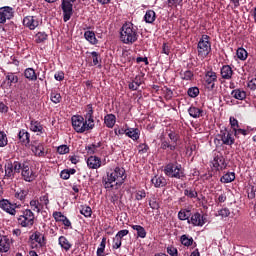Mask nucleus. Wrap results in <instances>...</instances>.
<instances>
[{
    "mask_svg": "<svg viewBox=\"0 0 256 256\" xmlns=\"http://www.w3.org/2000/svg\"><path fill=\"white\" fill-rule=\"evenodd\" d=\"M213 167H215L216 171L223 170L227 167L225 164V158L221 154H216L212 161Z\"/></svg>",
    "mask_w": 256,
    "mask_h": 256,
    "instance_id": "obj_13",
    "label": "nucleus"
},
{
    "mask_svg": "<svg viewBox=\"0 0 256 256\" xmlns=\"http://www.w3.org/2000/svg\"><path fill=\"white\" fill-rule=\"evenodd\" d=\"M32 151L36 155V157H45L47 153H45V146L43 143H38L32 146Z\"/></svg>",
    "mask_w": 256,
    "mask_h": 256,
    "instance_id": "obj_22",
    "label": "nucleus"
},
{
    "mask_svg": "<svg viewBox=\"0 0 256 256\" xmlns=\"http://www.w3.org/2000/svg\"><path fill=\"white\" fill-rule=\"evenodd\" d=\"M248 88L251 89L252 91H255L256 89V78L250 80L248 82Z\"/></svg>",
    "mask_w": 256,
    "mask_h": 256,
    "instance_id": "obj_64",
    "label": "nucleus"
},
{
    "mask_svg": "<svg viewBox=\"0 0 256 256\" xmlns=\"http://www.w3.org/2000/svg\"><path fill=\"white\" fill-rule=\"evenodd\" d=\"M188 113L190 117H193V119H199V117H203V109L197 108L195 106H191L188 109Z\"/></svg>",
    "mask_w": 256,
    "mask_h": 256,
    "instance_id": "obj_28",
    "label": "nucleus"
},
{
    "mask_svg": "<svg viewBox=\"0 0 256 256\" xmlns=\"http://www.w3.org/2000/svg\"><path fill=\"white\" fill-rule=\"evenodd\" d=\"M104 123L108 129H113L115 123H117V117H115V114H108L104 117Z\"/></svg>",
    "mask_w": 256,
    "mask_h": 256,
    "instance_id": "obj_25",
    "label": "nucleus"
},
{
    "mask_svg": "<svg viewBox=\"0 0 256 256\" xmlns=\"http://www.w3.org/2000/svg\"><path fill=\"white\" fill-rule=\"evenodd\" d=\"M18 139L22 145H25L27 147V145L31 143V134H29L27 130L22 129L18 133Z\"/></svg>",
    "mask_w": 256,
    "mask_h": 256,
    "instance_id": "obj_18",
    "label": "nucleus"
},
{
    "mask_svg": "<svg viewBox=\"0 0 256 256\" xmlns=\"http://www.w3.org/2000/svg\"><path fill=\"white\" fill-rule=\"evenodd\" d=\"M229 121H230L231 129L233 131L234 129H239V121L235 117L231 116Z\"/></svg>",
    "mask_w": 256,
    "mask_h": 256,
    "instance_id": "obj_56",
    "label": "nucleus"
},
{
    "mask_svg": "<svg viewBox=\"0 0 256 256\" xmlns=\"http://www.w3.org/2000/svg\"><path fill=\"white\" fill-rule=\"evenodd\" d=\"M184 195L186 197H190V199H197V191H195V190L186 189V190H184Z\"/></svg>",
    "mask_w": 256,
    "mask_h": 256,
    "instance_id": "obj_53",
    "label": "nucleus"
},
{
    "mask_svg": "<svg viewBox=\"0 0 256 256\" xmlns=\"http://www.w3.org/2000/svg\"><path fill=\"white\" fill-rule=\"evenodd\" d=\"M30 207H31L32 211H35L36 213L41 212V203H39V201H37V200L30 201Z\"/></svg>",
    "mask_w": 256,
    "mask_h": 256,
    "instance_id": "obj_45",
    "label": "nucleus"
},
{
    "mask_svg": "<svg viewBox=\"0 0 256 256\" xmlns=\"http://www.w3.org/2000/svg\"><path fill=\"white\" fill-rule=\"evenodd\" d=\"M221 77L222 79H231L233 77V68H231L229 65H224L221 68Z\"/></svg>",
    "mask_w": 256,
    "mask_h": 256,
    "instance_id": "obj_26",
    "label": "nucleus"
},
{
    "mask_svg": "<svg viewBox=\"0 0 256 256\" xmlns=\"http://www.w3.org/2000/svg\"><path fill=\"white\" fill-rule=\"evenodd\" d=\"M180 76L183 81H191V79H193V72H191V70H186L181 72Z\"/></svg>",
    "mask_w": 256,
    "mask_h": 256,
    "instance_id": "obj_46",
    "label": "nucleus"
},
{
    "mask_svg": "<svg viewBox=\"0 0 256 256\" xmlns=\"http://www.w3.org/2000/svg\"><path fill=\"white\" fill-rule=\"evenodd\" d=\"M188 223L193 225V227H203L205 225V217L201 213L196 212L188 219Z\"/></svg>",
    "mask_w": 256,
    "mask_h": 256,
    "instance_id": "obj_12",
    "label": "nucleus"
},
{
    "mask_svg": "<svg viewBox=\"0 0 256 256\" xmlns=\"http://www.w3.org/2000/svg\"><path fill=\"white\" fill-rule=\"evenodd\" d=\"M187 93L189 97H192V99H195V97L199 95V88L191 87L188 89Z\"/></svg>",
    "mask_w": 256,
    "mask_h": 256,
    "instance_id": "obj_50",
    "label": "nucleus"
},
{
    "mask_svg": "<svg viewBox=\"0 0 256 256\" xmlns=\"http://www.w3.org/2000/svg\"><path fill=\"white\" fill-rule=\"evenodd\" d=\"M89 169H99L101 167V159L97 156H90L87 159Z\"/></svg>",
    "mask_w": 256,
    "mask_h": 256,
    "instance_id": "obj_20",
    "label": "nucleus"
},
{
    "mask_svg": "<svg viewBox=\"0 0 256 256\" xmlns=\"http://www.w3.org/2000/svg\"><path fill=\"white\" fill-rule=\"evenodd\" d=\"M50 99L52 101V103H61V94L60 93H57L55 91H52L51 94H50Z\"/></svg>",
    "mask_w": 256,
    "mask_h": 256,
    "instance_id": "obj_47",
    "label": "nucleus"
},
{
    "mask_svg": "<svg viewBox=\"0 0 256 256\" xmlns=\"http://www.w3.org/2000/svg\"><path fill=\"white\" fill-rule=\"evenodd\" d=\"M127 235H129V230L125 229V230L118 231V233L116 234V237L122 240L123 237H127Z\"/></svg>",
    "mask_w": 256,
    "mask_h": 256,
    "instance_id": "obj_60",
    "label": "nucleus"
},
{
    "mask_svg": "<svg viewBox=\"0 0 256 256\" xmlns=\"http://www.w3.org/2000/svg\"><path fill=\"white\" fill-rule=\"evenodd\" d=\"M24 164H25V161L23 162L14 161L12 163V169L14 170V173H21L23 171Z\"/></svg>",
    "mask_w": 256,
    "mask_h": 256,
    "instance_id": "obj_43",
    "label": "nucleus"
},
{
    "mask_svg": "<svg viewBox=\"0 0 256 256\" xmlns=\"http://www.w3.org/2000/svg\"><path fill=\"white\" fill-rule=\"evenodd\" d=\"M182 167L181 164L175 163H168L164 168V173L167 177H174L175 179H181L185 177L183 171H181Z\"/></svg>",
    "mask_w": 256,
    "mask_h": 256,
    "instance_id": "obj_5",
    "label": "nucleus"
},
{
    "mask_svg": "<svg viewBox=\"0 0 256 256\" xmlns=\"http://www.w3.org/2000/svg\"><path fill=\"white\" fill-rule=\"evenodd\" d=\"M24 77L28 79V81H37V73H35V69L33 68H26Z\"/></svg>",
    "mask_w": 256,
    "mask_h": 256,
    "instance_id": "obj_31",
    "label": "nucleus"
},
{
    "mask_svg": "<svg viewBox=\"0 0 256 256\" xmlns=\"http://www.w3.org/2000/svg\"><path fill=\"white\" fill-rule=\"evenodd\" d=\"M231 96L234 99H237L238 101H243L244 99L247 98V92H245V90L235 89V90H232Z\"/></svg>",
    "mask_w": 256,
    "mask_h": 256,
    "instance_id": "obj_27",
    "label": "nucleus"
},
{
    "mask_svg": "<svg viewBox=\"0 0 256 256\" xmlns=\"http://www.w3.org/2000/svg\"><path fill=\"white\" fill-rule=\"evenodd\" d=\"M0 208H2V210L6 213H9V215H15V213H17V211L15 210V205L11 204L9 200H0Z\"/></svg>",
    "mask_w": 256,
    "mask_h": 256,
    "instance_id": "obj_14",
    "label": "nucleus"
},
{
    "mask_svg": "<svg viewBox=\"0 0 256 256\" xmlns=\"http://www.w3.org/2000/svg\"><path fill=\"white\" fill-rule=\"evenodd\" d=\"M191 215V211L189 210H180L178 212V219L180 221H189V216Z\"/></svg>",
    "mask_w": 256,
    "mask_h": 256,
    "instance_id": "obj_40",
    "label": "nucleus"
},
{
    "mask_svg": "<svg viewBox=\"0 0 256 256\" xmlns=\"http://www.w3.org/2000/svg\"><path fill=\"white\" fill-rule=\"evenodd\" d=\"M16 199H19L20 201H24L25 197H27V191L20 190L15 193Z\"/></svg>",
    "mask_w": 256,
    "mask_h": 256,
    "instance_id": "obj_55",
    "label": "nucleus"
},
{
    "mask_svg": "<svg viewBox=\"0 0 256 256\" xmlns=\"http://www.w3.org/2000/svg\"><path fill=\"white\" fill-rule=\"evenodd\" d=\"M161 149H170V151H175L177 149V144H170L167 140L162 141Z\"/></svg>",
    "mask_w": 256,
    "mask_h": 256,
    "instance_id": "obj_44",
    "label": "nucleus"
},
{
    "mask_svg": "<svg viewBox=\"0 0 256 256\" xmlns=\"http://www.w3.org/2000/svg\"><path fill=\"white\" fill-rule=\"evenodd\" d=\"M236 55L238 59H240L241 61H245V59H247V50L243 48H239L236 52Z\"/></svg>",
    "mask_w": 256,
    "mask_h": 256,
    "instance_id": "obj_48",
    "label": "nucleus"
},
{
    "mask_svg": "<svg viewBox=\"0 0 256 256\" xmlns=\"http://www.w3.org/2000/svg\"><path fill=\"white\" fill-rule=\"evenodd\" d=\"M127 179V174H125V168L116 167L106 173L103 177V183L105 189H113V187H121Z\"/></svg>",
    "mask_w": 256,
    "mask_h": 256,
    "instance_id": "obj_1",
    "label": "nucleus"
},
{
    "mask_svg": "<svg viewBox=\"0 0 256 256\" xmlns=\"http://www.w3.org/2000/svg\"><path fill=\"white\" fill-rule=\"evenodd\" d=\"M93 65H99V53L96 51L91 52Z\"/></svg>",
    "mask_w": 256,
    "mask_h": 256,
    "instance_id": "obj_61",
    "label": "nucleus"
},
{
    "mask_svg": "<svg viewBox=\"0 0 256 256\" xmlns=\"http://www.w3.org/2000/svg\"><path fill=\"white\" fill-rule=\"evenodd\" d=\"M180 241L185 247H191L193 245V238L187 235H182Z\"/></svg>",
    "mask_w": 256,
    "mask_h": 256,
    "instance_id": "obj_42",
    "label": "nucleus"
},
{
    "mask_svg": "<svg viewBox=\"0 0 256 256\" xmlns=\"http://www.w3.org/2000/svg\"><path fill=\"white\" fill-rule=\"evenodd\" d=\"M47 39H49V35H47V33H45V32H38L35 35L36 43H45V41H47Z\"/></svg>",
    "mask_w": 256,
    "mask_h": 256,
    "instance_id": "obj_39",
    "label": "nucleus"
},
{
    "mask_svg": "<svg viewBox=\"0 0 256 256\" xmlns=\"http://www.w3.org/2000/svg\"><path fill=\"white\" fill-rule=\"evenodd\" d=\"M7 134L5 132L0 131V147H7Z\"/></svg>",
    "mask_w": 256,
    "mask_h": 256,
    "instance_id": "obj_51",
    "label": "nucleus"
},
{
    "mask_svg": "<svg viewBox=\"0 0 256 256\" xmlns=\"http://www.w3.org/2000/svg\"><path fill=\"white\" fill-rule=\"evenodd\" d=\"M4 75L6 77V81H8L9 87H11L12 85H15L16 83H19V76L16 75L15 73L5 72Z\"/></svg>",
    "mask_w": 256,
    "mask_h": 256,
    "instance_id": "obj_24",
    "label": "nucleus"
},
{
    "mask_svg": "<svg viewBox=\"0 0 256 256\" xmlns=\"http://www.w3.org/2000/svg\"><path fill=\"white\" fill-rule=\"evenodd\" d=\"M220 181L221 183H232V181H235V172H228L224 174Z\"/></svg>",
    "mask_w": 256,
    "mask_h": 256,
    "instance_id": "obj_36",
    "label": "nucleus"
},
{
    "mask_svg": "<svg viewBox=\"0 0 256 256\" xmlns=\"http://www.w3.org/2000/svg\"><path fill=\"white\" fill-rule=\"evenodd\" d=\"M84 119L88 122L89 125H92V128H95V119H93V105H87Z\"/></svg>",
    "mask_w": 256,
    "mask_h": 256,
    "instance_id": "obj_19",
    "label": "nucleus"
},
{
    "mask_svg": "<svg viewBox=\"0 0 256 256\" xmlns=\"http://www.w3.org/2000/svg\"><path fill=\"white\" fill-rule=\"evenodd\" d=\"M215 83H217V73L214 71H207L204 77V87L207 91H214Z\"/></svg>",
    "mask_w": 256,
    "mask_h": 256,
    "instance_id": "obj_9",
    "label": "nucleus"
},
{
    "mask_svg": "<svg viewBox=\"0 0 256 256\" xmlns=\"http://www.w3.org/2000/svg\"><path fill=\"white\" fill-rule=\"evenodd\" d=\"M221 141L224 145H233V143H235V140L229 132L223 133L221 136Z\"/></svg>",
    "mask_w": 256,
    "mask_h": 256,
    "instance_id": "obj_33",
    "label": "nucleus"
},
{
    "mask_svg": "<svg viewBox=\"0 0 256 256\" xmlns=\"http://www.w3.org/2000/svg\"><path fill=\"white\" fill-rule=\"evenodd\" d=\"M59 155H67L69 153V148L67 145H61L57 148Z\"/></svg>",
    "mask_w": 256,
    "mask_h": 256,
    "instance_id": "obj_57",
    "label": "nucleus"
},
{
    "mask_svg": "<svg viewBox=\"0 0 256 256\" xmlns=\"http://www.w3.org/2000/svg\"><path fill=\"white\" fill-rule=\"evenodd\" d=\"M151 183L156 189H160V187H165L167 185V179L163 176H154L151 179Z\"/></svg>",
    "mask_w": 256,
    "mask_h": 256,
    "instance_id": "obj_21",
    "label": "nucleus"
},
{
    "mask_svg": "<svg viewBox=\"0 0 256 256\" xmlns=\"http://www.w3.org/2000/svg\"><path fill=\"white\" fill-rule=\"evenodd\" d=\"M11 249V239L9 236L0 234V253H7Z\"/></svg>",
    "mask_w": 256,
    "mask_h": 256,
    "instance_id": "obj_16",
    "label": "nucleus"
},
{
    "mask_svg": "<svg viewBox=\"0 0 256 256\" xmlns=\"http://www.w3.org/2000/svg\"><path fill=\"white\" fill-rule=\"evenodd\" d=\"M99 147H101V142L86 146V151H87L88 155H95V153H97V150L99 149Z\"/></svg>",
    "mask_w": 256,
    "mask_h": 256,
    "instance_id": "obj_38",
    "label": "nucleus"
},
{
    "mask_svg": "<svg viewBox=\"0 0 256 256\" xmlns=\"http://www.w3.org/2000/svg\"><path fill=\"white\" fill-rule=\"evenodd\" d=\"M14 11L13 8L9 7V6H4L0 8V23H6L7 20L9 19H13V15H14Z\"/></svg>",
    "mask_w": 256,
    "mask_h": 256,
    "instance_id": "obj_11",
    "label": "nucleus"
},
{
    "mask_svg": "<svg viewBox=\"0 0 256 256\" xmlns=\"http://www.w3.org/2000/svg\"><path fill=\"white\" fill-rule=\"evenodd\" d=\"M121 238H117V236L114 237L113 239V245L112 248L113 249H119L121 247Z\"/></svg>",
    "mask_w": 256,
    "mask_h": 256,
    "instance_id": "obj_59",
    "label": "nucleus"
},
{
    "mask_svg": "<svg viewBox=\"0 0 256 256\" xmlns=\"http://www.w3.org/2000/svg\"><path fill=\"white\" fill-rule=\"evenodd\" d=\"M72 126L76 133H85L94 129L93 124H89L81 115L72 116Z\"/></svg>",
    "mask_w": 256,
    "mask_h": 256,
    "instance_id": "obj_3",
    "label": "nucleus"
},
{
    "mask_svg": "<svg viewBox=\"0 0 256 256\" xmlns=\"http://www.w3.org/2000/svg\"><path fill=\"white\" fill-rule=\"evenodd\" d=\"M29 129L33 133H38V135H43V133H45V129L43 128V125L41 124V122H39L37 120L30 121Z\"/></svg>",
    "mask_w": 256,
    "mask_h": 256,
    "instance_id": "obj_17",
    "label": "nucleus"
},
{
    "mask_svg": "<svg viewBox=\"0 0 256 256\" xmlns=\"http://www.w3.org/2000/svg\"><path fill=\"white\" fill-rule=\"evenodd\" d=\"M167 253L171 256H177L178 255V251L177 248L173 247V246H168L167 247Z\"/></svg>",
    "mask_w": 256,
    "mask_h": 256,
    "instance_id": "obj_63",
    "label": "nucleus"
},
{
    "mask_svg": "<svg viewBox=\"0 0 256 256\" xmlns=\"http://www.w3.org/2000/svg\"><path fill=\"white\" fill-rule=\"evenodd\" d=\"M81 215H84V217H91V207L89 206H82L81 210H80Z\"/></svg>",
    "mask_w": 256,
    "mask_h": 256,
    "instance_id": "obj_52",
    "label": "nucleus"
},
{
    "mask_svg": "<svg viewBox=\"0 0 256 256\" xmlns=\"http://www.w3.org/2000/svg\"><path fill=\"white\" fill-rule=\"evenodd\" d=\"M126 135L130 139H133V141H137L139 139V129L128 128L126 129Z\"/></svg>",
    "mask_w": 256,
    "mask_h": 256,
    "instance_id": "obj_35",
    "label": "nucleus"
},
{
    "mask_svg": "<svg viewBox=\"0 0 256 256\" xmlns=\"http://www.w3.org/2000/svg\"><path fill=\"white\" fill-rule=\"evenodd\" d=\"M84 37L86 41H88V43H90L91 45H97L98 40H97V37L95 36V32L88 30L84 33Z\"/></svg>",
    "mask_w": 256,
    "mask_h": 256,
    "instance_id": "obj_30",
    "label": "nucleus"
},
{
    "mask_svg": "<svg viewBox=\"0 0 256 256\" xmlns=\"http://www.w3.org/2000/svg\"><path fill=\"white\" fill-rule=\"evenodd\" d=\"M216 203L220 205V203H225L227 201V194L222 192L221 194H216Z\"/></svg>",
    "mask_w": 256,
    "mask_h": 256,
    "instance_id": "obj_49",
    "label": "nucleus"
},
{
    "mask_svg": "<svg viewBox=\"0 0 256 256\" xmlns=\"http://www.w3.org/2000/svg\"><path fill=\"white\" fill-rule=\"evenodd\" d=\"M15 178V170H13V163H8L5 165V175L4 180L10 179L13 181Z\"/></svg>",
    "mask_w": 256,
    "mask_h": 256,
    "instance_id": "obj_23",
    "label": "nucleus"
},
{
    "mask_svg": "<svg viewBox=\"0 0 256 256\" xmlns=\"http://www.w3.org/2000/svg\"><path fill=\"white\" fill-rule=\"evenodd\" d=\"M54 79H56V81H63V79H65V73L63 71L56 72Z\"/></svg>",
    "mask_w": 256,
    "mask_h": 256,
    "instance_id": "obj_62",
    "label": "nucleus"
},
{
    "mask_svg": "<svg viewBox=\"0 0 256 256\" xmlns=\"http://www.w3.org/2000/svg\"><path fill=\"white\" fill-rule=\"evenodd\" d=\"M231 215V211H229V208H222L218 211L217 216L218 217H229Z\"/></svg>",
    "mask_w": 256,
    "mask_h": 256,
    "instance_id": "obj_54",
    "label": "nucleus"
},
{
    "mask_svg": "<svg viewBox=\"0 0 256 256\" xmlns=\"http://www.w3.org/2000/svg\"><path fill=\"white\" fill-rule=\"evenodd\" d=\"M144 21H146L147 23H153L155 21V11H146V14L144 15Z\"/></svg>",
    "mask_w": 256,
    "mask_h": 256,
    "instance_id": "obj_41",
    "label": "nucleus"
},
{
    "mask_svg": "<svg viewBox=\"0 0 256 256\" xmlns=\"http://www.w3.org/2000/svg\"><path fill=\"white\" fill-rule=\"evenodd\" d=\"M39 18L37 16H25L23 19L24 27L30 29V31H35L39 27Z\"/></svg>",
    "mask_w": 256,
    "mask_h": 256,
    "instance_id": "obj_10",
    "label": "nucleus"
},
{
    "mask_svg": "<svg viewBox=\"0 0 256 256\" xmlns=\"http://www.w3.org/2000/svg\"><path fill=\"white\" fill-rule=\"evenodd\" d=\"M30 241H35L38 243L39 247H45L47 245V241L45 240V235H43L41 232L36 231L34 232L30 237Z\"/></svg>",
    "mask_w": 256,
    "mask_h": 256,
    "instance_id": "obj_15",
    "label": "nucleus"
},
{
    "mask_svg": "<svg viewBox=\"0 0 256 256\" xmlns=\"http://www.w3.org/2000/svg\"><path fill=\"white\" fill-rule=\"evenodd\" d=\"M132 229L137 232V236L140 239H145L147 237V231L141 225H132Z\"/></svg>",
    "mask_w": 256,
    "mask_h": 256,
    "instance_id": "obj_32",
    "label": "nucleus"
},
{
    "mask_svg": "<svg viewBox=\"0 0 256 256\" xmlns=\"http://www.w3.org/2000/svg\"><path fill=\"white\" fill-rule=\"evenodd\" d=\"M198 57H201L202 59H205L209 53H211V42H209V36L208 35H202L198 42Z\"/></svg>",
    "mask_w": 256,
    "mask_h": 256,
    "instance_id": "obj_4",
    "label": "nucleus"
},
{
    "mask_svg": "<svg viewBox=\"0 0 256 256\" xmlns=\"http://www.w3.org/2000/svg\"><path fill=\"white\" fill-rule=\"evenodd\" d=\"M139 39V34L137 33V26L133 23L128 22L123 24L120 30V41L125 45H133Z\"/></svg>",
    "mask_w": 256,
    "mask_h": 256,
    "instance_id": "obj_2",
    "label": "nucleus"
},
{
    "mask_svg": "<svg viewBox=\"0 0 256 256\" xmlns=\"http://www.w3.org/2000/svg\"><path fill=\"white\" fill-rule=\"evenodd\" d=\"M77 0H62V11H63V21L67 23L69 19L73 16V4Z\"/></svg>",
    "mask_w": 256,
    "mask_h": 256,
    "instance_id": "obj_8",
    "label": "nucleus"
},
{
    "mask_svg": "<svg viewBox=\"0 0 256 256\" xmlns=\"http://www.w3.org/2000/svg\"><path fill=\"white\" fill-rule=\"evenodd\" d=\"M233 132H234L235 137H239L240 135H244V137H245L247 135V130L241 129L239 127L234 129Z\"/></svg>",
    "mask_w": 256,
    "mask_h": 256,
    "instance_id": "obj_58",
    "label": "nucleus"
},
{
    "mask_svg": "<svg viewBox=\"0 0 256 256\" xmlns=\"http://www.w3.org/2000/svg\"><path fill=\"white\" fill-rule=\"evenodd\" d=\"M58 243H59L60 247H62L64 249V251H69V249H71V247H73L71 242H69V240L65 236H60L58 239Z\"/></svg>",
    "mask_w": 256,
    "mask_h": 256,
    "instance_id": "obj_29",
    "label": "nucleus"
},
{
    "mask_svg": "<svg viewBox=\"0 0 256 256\" xmlns=\"http://www.w3.org/2000/svg\"><path fill=\"white\" fill-rule=\"evenodd\" d=\"M107 245V238L103 237L102 241L97 249L96 255L97 256H105V247Z\"/></svg>",
    "mask_w": 256,
    "mask_h": 256,
    "instance_id": "obj_37",
    "label": "nucleus"
},
{
    "mask_svg": "<svg viewBox=\"0 0 256 256\" xmlns=\"http://www.w3.org/2000/svg\"><path fill=\"white\" fill-rule=\"evenodd\" d=\"M141 77L136 76L132 82L128 84V87L131 91H137L141 87Z\"/></svg>",
    "mask_w": 256,
    "mask_h": 256,
    "instance_id": "obj_34",
    "label": "nucleus"
},
{
    "mask_svg": "<svg viewBox=\"0 0 256 256\" xmlns=\"http://www.w3.org/2000/svg\"><path fill=\"white\" fill-rule=\"evenodd\" d=\"M18 223L21 227H33L35 223V214L30 209H26L22 212V215L18 217Z\"/></svg>",
    "mask_w": 256,
    "mask_h": 256,
    "instance_id": "obj_6",
    "label": "nucleus"
},
{
    "mask_svg": "<svg viewBox=\"0 0 256 256\" xmlns=\"http://www.w3.org/2000/svg\"><path fill=\"white\" fill-rule=\"evenodd\" d=\"M21 175L22 179H24V181H26L27 183H31L35 181V179H37V173L33 170V168H31L29 162L27 161H24Z\"/></svg>",
    "mask_w": 256,
    "mask_h": 256,
    "instance_id": "obj_7",
    "label": "nucleus"
}]
</instances>
